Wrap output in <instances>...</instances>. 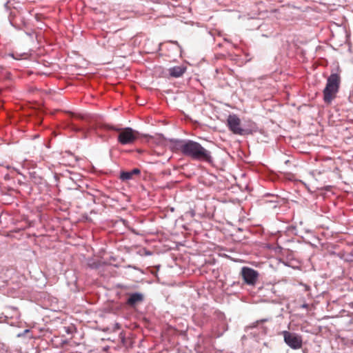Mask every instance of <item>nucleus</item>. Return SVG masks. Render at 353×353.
Returning <instances> with one entry per match:
<instances>
[{
	"label": "nucleus",
	"mask_w": 353,
	"mask_h": 353,
	"mask_svg": "<svg viewBox=\"0 0 353 353\" xmlns=\"http://www.w3.org/2000/svg\"><path fill=\"white\" fill-rule=\"evenodd\" d=\"M176 146L183 155L190 157L193 160L208 163L212 161L211 152L198 142L192 140L179 141L177 142Z\"/></svg>",
	"instance_id": "1"
},
{
	"label": "nucleus",
	"mask_w": 353,
	"mask_h": 353,
	"mask_svg": "<svg viewBox=\"0 0 353 353\" xmlns=\"http://www.w3.org/2000/svg\"><path fill=\"white\" fill-rule=\"evenodd\" d=\"M341 81V76L337 73H332L327 78L326 85L323 91V101L326 104H330L336 97Z\"/></svg>",
	"instance_id": "2"
},
{
	"label": "nucleus",
	"mask_w": 353,
	"mask_h": 353,
	"mask_svg": "<svg viewBox=\"0 0 353 353\" xmlns=\"http://www.w3.org/2000/svg\"><path fill=\"white\" fill-rule=\"evenodd\" d=\"M110 129L119 132L118 141L122 145L132 144L139 138V132L130 128L119 129L110 127Z\"/></svg>",
	"instance_id": "3"
},
{
	"label": "nucleus",
	"mask_w": 353,
	"mask_h": 353,
	"mask_svg": "<svg viewBox=\"0 0 353 353\" xmlns=\"http://www.w3.org/2000/svg\"><path fill=\"white\" fill-rule=\"evenodd\" d=\"M281 334L283 336L284 342L292 349L299 350L303 346V338L301 335L290 332L288 331H283Z\"/></svg>",
	"instance_id": "4"
},
{
	"label": "nucleus",
	"mask_w": 353,
	"mask_h": 353,
	"mask_svg": "<svg viewBox=\"0 0 353 353\" xmlns=\"http://www.w3.org/2000/svg\"><path fill=\"white\" fill-rule=\"evenodd\" d=\"M241 275L244 283L252 286L256 285L259 276V274L256 270L248 267L242 268Z\"/></svg>",
	"instance_id": "5"
},
{
	"label": "nucleus",
	"mask_w": 353,
	"mask_h": 353,
	"mask_svg": "<svg viewBox=\"0 0 353 353\" xmlns=\"http://www.w3.org/2000/svg\"><path fill=\"white\" fill-rule=\"evenodd\" d=\"M227 125L234 134L238 135L244 134L245 130L241 127V119L236 114H230L227 119Z\"/></svg>",
	"instance_id": "6"
},
{
	"label": "nucleus",
	"mask_w": 353,
	"mask_h": 353,
	"mask_svg": "<svg viewBox=\"0 0 353 353\" xmlns=\"http://www.w3.org/2000/svg\"><path fill=\"white\" fill-rule=\"evenodd\" d=\"M186 68L182 65L174 66L169 69L171 77L178 78L181 77L185 72Z\"/></svg>",
	"instance_id": "7"
},
{
	"label": "nucleus",
	"mask_w": 353,
	"mask_h": 353,
	"mask_svg": "<svg viewBox=\"0 0 353 353\" xmlns=\"http://www.w3.org/2000/svg\"><path fill=\"white\" fill-rule=\"evenodd\" d=\"M143 296L140 293H134L130 295L127 303L130 305H135L137 303L143 301Z\"/></svg>",
	"instance_id": "8"
},
{
	"label": "nucleus",
	"mask_w": 353,
	"mask_h": 353,
	"mask_svg": "<svg viewBox=\"0 0 353 353\" xmlns=\"http://www.w3.org/2000/svg\"><path fill=\"white\" fill-rule=\"evenodd\" d=\"M140 170L138 168H134L130 172H123L121 173V179L122 180H128L132 178L134 174H139Z\"/></svg>",
	"instance_id": "9"
},
{
	"label": "nucleus",
	"mask_w": 353,
	"mask_h": 353,
	"mask_svg": "<svg viewBox=\"0 0 353 353\" xmlns=\"http://www.w3.org/2000/svg\"><path fill=\"white\" fill-rule=\"evenodd\" d=\"M303 307H305V308H307V304H303L302 305Z\"/></svg>",
	"instance_id": "10"
}]
</instances>
